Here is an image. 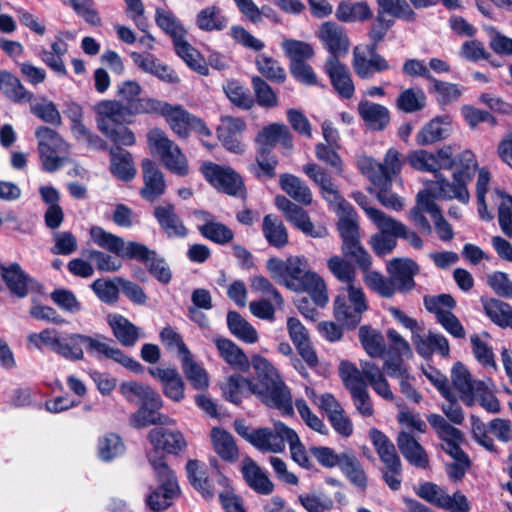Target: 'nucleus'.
I'll return each mask as SVG.
<instances>
[{
  "label": "nucleus",
  "mask_w": 512,
  "mask_h": 512,
  "mask_svg": "<svg viewBox=\"0 0 512 512\" xmlns=\"http://www.w3.org/2000/svg\"><path fill=\"white\" fill-rule=\"evenodd\" d=\"M266 269L278 283L294 292H306L317 306L328 302L324 280L309 268L308 260L303 256H290L286 260L270 258Z\"/></svg>",
  "instance_id": "f257e3e1"
},
{
  "label": "nucleus",
  "mask_w": 512,
  "mask_h": 512,
  "mask_svg": "<svg viewBox=\"0 0 512 512\" xmlns=\"http://www.w3.org/2000/svg\"><path fill=\"white\" fill-rule=\"evenodd\" d=\"M252 366L257 382L252 381L253 394L263 403L280 410L284 415L293 413L292 396L276 368L264 357L254 356Z\"/></svg>",
  "instance_id": "f03ea898"
},
{
  "label": "nucleus",
  "mask_w": 512,
  "mask_h": 512,
  "mask_svg": "<svg viewBox=\"0 0 512 512\" xmlns=\"http://www.w3.org/2000/svg\"><path fill=\"white\" fill-rule=\"evenodd\" d=\"M460 168L453 172V181L450 182L442 173L434 174L435 180L430 182V192L436 199H457L463 204L470 200L467 185L473 180L478 166L474 153L465 150L459 154Z\"/></svg>",
  "instance_id": "7ed1b4c3"
},
{
  "label": "nucleus",
  "mask_w": 512,
  "mask_h": 512,
  "mask_svg": "<svg viewBox=\"0 0 512 512\" xmlns=\"http://www.w3.org/2000/svg\"><path fill=\"white\" fill-rule=\"evenodd\" d=\"M149 462L158 477L160 485L147 497L146 501L150 509L159 511L171 505L172 500L179 493V487L175 475L162 456L149 455Z\"/></svg>",
  "instance_id": "20e7f679"
},
{
  "label": "nucleus",
  "mask_w": 512,
  "mask_h": 512,
  "mask_svg": "<svg viewBox=\"0 0 512 512\" xmlns=\"http://www.w3.org/2000/svg\"><path fill=\"white\" fill-rule=\"evenodd\" d=\"M35 136L43 169L47 172L58 170L66 159L63 154L69 152V144L58 132L46 126L39 127Z\"/></svg>",
  "instance_id": "39448f33"
},
{
  "label": "nucleus",
  "mask_w": 512,
  "mask_h": 512,
  "mask_svg": "<svg viewBox=\"0 0 512 512\" xmlns=\"http://www.w3.org/2000/svg\"><path fill=\"white\" fill-rule=\"evenodd\" d=\"M147 139L152 153L160 157L168 170L179 176L188 174L185 155L179 146L170 140L163 131L153 129L148 133Z\"/></svg>",
  "instance_id": "423d86ee"
},
{
  "label": "nucleus",
  "mask_w": 512,
  "mask_h": 512,
  "mask_svg": "<svg viewBox=\"0 0 512 512\" xmlns=\"http://www.w3.org/2000/svg\"><path fill=\"white\" fill-rule=\"evenodd\" d=\"M337 227L343 240L344 257L338 255L330 257L327 266L334 277L348 287L352 285V218H340Z\"/></svg>",
  "instance_id": "0eeeda50"
},
{
  "label": "nucleus",
  "mask_w": 512,
  "mask_h": 512,
  "mask_svg": "<svg viewBox=\"0 0 512 512\" xmlns=\"http://www.w3.org/2000/svg\"><path fill=\"white\" fill-rule=\"evenodd\" d=\"M305 174L321 188V193L330 207L340 218H352L349 203L340 195L337 187L327 172L315 163H309L303 168Z\"/></svg>",
  "instance_id": "6e6552de"
},
{
  "label": "nucleus",
  "mask_w": 512,
  "mask_h": 512,
  "mask_svg": "<svg viewBox=\"0 0 512 512\" xmlns=\"http://www.w3.org/2000/svg\"><path fill=\"white\" fill-rule=\"evenodd\" d=\"M162 116L165 117L171 129L179 137H187L190 131H195L201 136L211 135V131L201 119L190 114L181 106H173L167 103Z\"/></svg>",
  "instance_id": "1a4fd4ad"
},
{
  "label": "nucleus",
  "mask_w": 512,
  "mask_h": 512,
  "mask_svg": "<svg viewBox=\"0 0 512 512\" xmlns=\"http://www.w3.org/2000/svg\"><path fill=\"white\" fill-rule=\"evenodd\" d=\"M427 421L435 430L437 436L446 443L443 450L454 460L468 459V454L460 447L465 441L464 435L458 428L449 424L445 418L439 414H430Z\"/></svg>",
  "instance_id": "9d476101"
},
{
  "label": "nucleus",
  "mask_w": 512,
  "mask_h": 512,
  "mask_svg": "<svg viewBox=\"0 0 512 512\" xmlns=\"http://www.w3.org/2000/svg\"><path fill=\"white\" fill-rule=\"evenodd\" d=\"M290 428L282 422H276L273 429H253L251 444L262 452L281 453L285 450V440Z\"/></svg>",
  "instance_id": "9b49d317"
},
{
  "label": "nucleus",
  "mask_w": 512,
  "mask_h": 512,
  "mask_svg": "<svg viewBox=\"0 0 512 512\" xmlns=\"http://www.w3.org/2000/svg\"><path fill=\"white\" fill-rule=\"evenodd\" d=\"M202 172L211 185L229 195H237L242 189L240 176L230 167L205 163Z\"/></svg>",
  "instance_id": "f8f14e48"
},
{
  "label": "nucleus",
  "mask_w": 512,
  "mask_h": 512,
  "mask_svg": "<svg viewBox=\"0 0 512 512\" xmlns=\"http://www.w3.org/2000/svg\"><path fill=\"white\" fill-rule=\"evenodd\" d=\"M317 36L331 54L330 57L337 59L348 54L350 47L349 36L337 23L333 21L322 23L317 31Z\"/></svg>",
  "instance_id": "ddd939ff"
},
{
  "label": "nucleus",
  "mask_w": 512,
  "mask_h": 512,
  "mask_svg": "<svg viewBox=\"0 0 512 512\" xmlns=\"http://www.w3.org/2000/svg\"><path fill=\"white\" fill-rule=\"evenodd\" d=\"M378 43L372 41V43L366 46L370 59H367L364 54L358 52V47H354V71L362 79H371L374 73L390 69L386 59L376 51Z\"/></svg>",
  "instance_id": "4468645a"
},
{
  "label": "nucleus",
  "mask_w": 512,
  "mask_h": 512,
  "mask_svg": "<svg viewBox=\"0 0 512 512\" xmlns=\"http://www.w3.org/2000/svg\"><path fill=\"white\" fill-rule=\"evenodd\" d=\"M387 271L397 282L396 290L405 294L414 289L416 285L414 276L419 273L420 268L410 258H394L388 263Z\"/></svg>",
  "instance_id": "2eb2a0df"
},
{
  "label": "nucleus",
  "mask_w": 512,
  "mask_h": 512,
  "mask_svg": "<svg viewBox=\"0 0 512 512\" xmlns=\"http://www.w3.org/2000/svg\"><path fill=\"white\" fill-rule=\"evenodd\" d=\"M97 127L101 132L108 131L112 124H122L129 115L128 105L116 100H102L94 107Z\"/></svg>",
  "instance_id": "dca6fc26"
},
{
  "label": "nucleus",
  "mask_w": 512,
  "mask_h": 512,
  "mask_svg": "<svg viewBox=\"0 0 512 512\" xmlns=\"http://www.w3.org/2000/svg\"><path fill=\"white\" fill-rule=\"evenodd\" d=\"M148 439L155 450L169 454H179L187 447V441L181 431L157 427L149 431Z\"/></svg>",
  "instance_id": "f3484780"
},
{
  "label": "nucleus",
  "mask_w": 512,
  "mask_h": 512,
  "mask_svg": "<svg viewBox=\"0 0 512 512\" xmlns=\"http://www.w3.org/2000/svg\"><path fill=\"white\" fill-rule=\"evenodd\" d=\"M89 233L92 241L97 246L122 258L132 259L134 253L132 246L139 244L138 242H128L126 244L121 237L105 231L100 226L91 227Z\"/></svg>",
  "instance_id": "a211bd4d"
},
{
  "label": "nucleus",
  "mask_w": 512,
  "mask_h": 512,
  "mask_svg": "<svg viewBox=\"0 0 512 512\" xmlns=\"http://www.w3.org/2000/svg\"><path fill=\"white\" fill-rule=\"evenodd\" d=\"M132 247L135 249L132 258L143 262L160 283L168 284L171 281L172 272L168 264L155 251L141 243Z\"/></svg>",
  "instance_id": "6ab92c4d"
},
{
  "label": "nucleus",
  "mask_w": 512,
  "mask_h": 512,
  "mask_svg": "<svg viewBox=\"0 0 512 512\" xmlns=\"http://www.w3.org/2000/svg\"><path fill=\"white\" fill-rule=\"evenodd\" d=\"M370 181L369 192L374 194L382 206L395 211H401L404 207L402 199L397 193L392 192L393 180L387 176L366 174Z\"/></svg>",
  "instance_id": "aec40b11"
},
{
  "label": "nucleus",
  "mask_w": 512,
  "mask_h": 512,
  "mask_svg": "<svg viewBox=\"0 0 512 512\" xmlns=\"http://www.w3.org/2000/svg\"><path fill=\"white\" fill-rule=\"evenodd\" d=\"M133 63L143 72L151 74L167 83H177L179 78L173 69L162 63L153 54L132 52Z\"/></svg>",
  "instance_id": "412c9836"
},
{
  "label": "nucleus",
  "mask_w": 512,
  "mask_h": 512,
  "mask_svg": "<svg viewBox=\"0 0 512 512\" xmlns=\"http://www.w3.org/2000/svg\"><path fill=\"white\" fill-rule=\"evenodd\" d=\"M153 215L169 238H183L187 235V228L176 214L173 204L165 202L157 205L154 208Z\"/></svg>",
  "instance_id": "4be33fe9"
},
{
  "label": "nucleus",
  "mask_w": 512,
  "mask_h": 512,
  "mask_svg": "<svg viewBox=\"0 0 512 512\" xmlns=\"http://www.w3.org/2000/svg\"><path fill=\"white\" fill-rule=\"evenodd\" d=\"M149 373L162 384L163 393L169 399L180 402L184 399V381L176 368H149Z\"/></svg>",
  "instance_id": "5701e85b"
},
{
  "label": "nucleus",
  "mask_w": 512,
  "mask_h": 512,
  "mask_svg": "<svg viewBox=\"0 0 512 512\" xmlns=\"http://www.w3.org/2000/svg\"><path fill=\"white\" fill-rule=\"evenodd\" d=\"M142 172L144 186L140 190V195L148 200L154 201L164 194L166 183L163 173L149 159L142 161Z\"/></svg>",
  "instance_id": "b1692460"
},
{
  "label": "nucleus",
  "mask_w": 512,
  "mask_h": 512,
  "mask_svg": "<svg viewBox=\"0 0 512 512\" xmlns=\"http://www.w3.org/2000/svg\"><path fill=\"white\" fill-rule=\"evenodd\" d=\"M396 440L399 451L411 465L422 469L429 466V456L426 450L413 435L401 431Z\"/></svg>",
  "instance_id": "393cba45"
},
{
  "label": "nucleus",
  "mask_w": 512,
  "mask_h": 512,
  "mask_svg": "<svg viewBox=\"0 0 512 512\" xmlns=\"http://www.w3.org/2000/svg\"><path fill=\"white\" fill-rule=\"evenodd\" d=\"M451 123L449 115L434 117L417 133L416 143L419 146H426L448 138L451 132Z\"/></svg>",
  "instance_id": "a878e982"
},
{
  "label": "nucleus",
  "mask_w": 512,
  "mask_h": 512,
  "mask_svg": "<svg viewBox=\"0 0 512 512\" xmlns=\"http://www.w3.org/2000/svg\"><path fill=\"white\" fill-rule=\"evenodd\" d=\"M163 402L159 395V405L154 406L148 401L141 403V407L132 414L130 424L137 429L144 428L150 425H172L175 423L173 419L167 415L161 414L158 411L162 408Z\"/></svg>",
  "instance_id": "bb28decb"
},
{
  "label": "nucleus",
  "mask_w": 512,
  "mask_h": 512,
  "mask_svg": "<svg viewBox=\"0 0 512 512\" xmlns=\"http://www.w3.org/2000/svg\"><path fill=\"white\" fill-rule=\"evenodd\" d=\"M245 127V122L240 118L230 116L222 118L217 133L219 140L227 150L234 153L243 151V145L238 136L244 131Z\"/></svg>",
  "instance_id": "cd10ccee"
},
{
  "label": "nucleus",
  "mask_w": 512,
  "mask_h": 512,
  "mask_svg": "<svg viewBox=\"0 0 512 512\" xmlns=\"http://www.w3.org/2000/svg\"><path fill=\"white\" fill-rule=\"evenodd\" d=\"M357 109L366 127L372 131H383L390 122V112L381 104L361 100Z\"/></svg>",
  "instance_id": "c85d7f7f"
},
{
  "label": "nucleus",
  "mask_w": 512,
  "mask_h": 512,
  "mask_svg": "<svg viewBox=\"0 0 512 512\" xmlns=\"http://www.w3.org/2000/svg\"><path fill=\"white\" fill-rule=\"evenodd\" d=\"M406 164V156H403L397 149L391 147L384 155L382 162H369L365 174L376 176H387L397 178L403 166Z\"/></svg>",
  "instance_id": "c756f323"
},
{
  "label": "nucleus",
  "mask_w": 512,
  "mask_h": 512,
  "mask_svg": "<svg viewBox=\"0 0 512 512\" xmlns=\"http://www.w3.org/2000/svg\"><path fill=\"white\" fill-rule=\"evenodd\" d=\"M108 324L115 338L126 347H132L138 339L145 337L142 329L120 314L108 316Z\"/></svg>",
  "instance_id": "7c9ffc66"
},
{
  "label": "nucleus",
  "mask_w": 512,
  "mask_h": 512,
  "mask_svg": "<svg viewBox=\"0 0 512 512\" xmlns=\"http://www.w3.org/2000/svg\"><path fill=\"white\" fill-rule=\"evenodd\" d=\"M412 342L417 353L425 359L431 358L435 351L442 357L449 356V342L442 334L429 331L426 338L422 337L420 334H414L412 335Z\"/></svg>",
  "instance_id": "2f4dec72"
},
{
  "label": "nucleus",
  "mask_w": 512,
  "mask_h": 512,
  "mask_svg": "<svg viewBox=\"0 0 512 512\" xmlns=\"http://www.w3.org/2000/svg\"><path fill=\"white\" fill-rule=\"evenodd\" d=\"M241 472L248 486L257 493L268 495L273 492L274 484L270 481L267 474L250 457H246L242 461Z\"/></svg>",
  "instance_id": "473e14b6"
},
{
  "label": "nucleus",
  "mask_w": 512,
  "mask_h": 512,
  "mask_svg": "<svg viewBox=\"0 0 512 512\" xmlns=\"http://www.w3.org/2000/svg\"><path fill=\"white\" fill-rule=\"evenodd\" d=\"M256 140L259 144V150L263 154H269L277 143L286 148H292V137L288 127L283 124L274 123L263 128Z\"/></svg>",
  "instance_id": "72a5a7b5"
},
{
  "label": "nucleus",
  "mask_w": 512,
  "mask_h": 512,
  "mask_svg": "<svg viewBox=\"0 0 512 512\" xmlns=\"http://www.w3.org/2000/svg\"><path fill=\"white\" fill-rule=\"evenodd\" d=\"M195 214L204 221L198 229L202 236L208 240L217 244H226L233 239L234 234L232 230L225 224L215 221L209 212L197 211Z\"/></svg>",
  "instance_id": "f704fd0d"
},
{
  "label": "nucleus",
  "mask_w": 512,
  "mask_h": 512,
  "mask_svg": "<svg viewBox=\"0 0 512 512\" xmlns=\"http://www.w3.org/2000/svg\"><path fill=\"white\" fill-rule=\"evenodd\" d=\"M210 438L213 450L223 461L234 463L238 460V447L228 431L215 427L211 430Z\"/></svg>",
  "instance_id": "c9c22d12"
},
{
  "label": "nucleus",
  "mask_w": 512,
  "mask_h": 512,
  "mask_svg": "<svg viewBox=\"0 0 512 512\" xmlns=\"http://www.w3.org/2000/svg\"><path fill=\"white\" fill-rule=\"evenodd\" d=\"M486 316L500 328L512 329V306L497 298H481Z\"/></svg>",
  "instance_id": "e433bc0d"
},
{
  "label": "nucleus",
  "mask_w": 512,
  "mask_h": 512,
  "mask_svg": "<svg viewBox=\"0 0 512 512\" xmlns=\"http://www.w3.org/2000/svg\"><path fill=\"white\" fill-rule=\"evenodd\" d=\"M326 70L338 94L343 98H351L352 84L348 69L338 59L330 57L326 64Z\"/></svg>",
  "instance_id": "4c0bfd02"
},
{
  "label": "nucleus",
  "mask_w": 512,
  "mask_h": 512,
  "mask_svg": "<svg viewBox=\"0 0 512 512\" xmlns=\"http://www.w3.org/2000/svg\"><path fill=\"white\" fill-rule=\"evenodd\" d=\"M111 171L122 181H130L136 175L133 158L130 152L119 146L110 149Z\"/></svg>",
  "instance_id": "58836bf2"
},
{
  "label": "nucleus",
  "mask_w": 512,
  "mask_h": 512,
  "mask_svg": "<svg viewBox=\"0 0 512 512\" xmlns=\"http://www.w3.org/2000/svg\"><path fill=\"white\" fill-rule=\"evenodd\" d=\"M360 373H362V381H364L366 385L369 384L379 396L388 401L394 399V395L387 380L376 364L365 362L362 365Z\"/></svg>",
  "instance_id": "ea45409f"
},
{
  "label": "nucleus",
  "mask_w": 512,
  "mask_h": 512,
  "mask_svg": "<svg viewBox=\"0 0 512 512\" xmlns=\"http://www.w3.org/2000/svg\"><path fill=\"white\" fill-rule=\"evenodd\" d=\"M377 216L380 217L379 220L382 222L380 224L381 232L408 240L411 246L416 249H421L423 247V241L419 235L414 231H410L402 222L386 215L385 213H378Z\"/></svg>",
  "instance_id": "a19ab883"
},
{
  "label": "nucleus",
  "mask_w": 512,
  "mask_h": 512,
  "mask_svg": "<svg viewBox=\"0 0 512 512\" xmlns=\"http://www.w3.org/2000/svg\"><path fill=\"white\" fill-rule=\"evenodd\" d=\"M2 278L9 290L16 296L23 298L28 294V288L32 279L17 264H11L8 267H2Z\"/></svg>",
  "instance_id": "79ce46f5"
},
{
  "label": "nucleus",
  "mask_w": 512,
  "mask_h": 512,
  "mask_svg": "<svg viewBox=\"0 0 512 512\" xmlns=\"http://www.w3.org/2000/svg\"><path fill=\"white\" fill-rule=\"evenodd\" d=\"M358 337L363 349L370 357L382 358L385 355V339L379 330L363 325L359 327Z\"/></svg>",
  "instance_id": "37998d69"
},
{
  "label": "nucleus",
  "mask_w": 512,
  "mask_h": 512,
  "mask_svg": "<svg viewBox=\"0 0 512 512\" xmlns=\"http://www.w3.org/2000/svg\"><path fill=\"white\" fill-rule=\"evenodd\" d=\"M262 232L266 241L273 247L282 248L288 243V232L282 220L276 215L267 214L263 218Z\"/></svg>",
  "instance_id": "c03bdc74"
},
{
  "label": "nucleus",
  "mask_w": 512,
  "mask_h": 512,
  "mask_svg": "<svg viewBox=\"0 0 512 512\" xmlns=\"http://www.w3.org/2000/svg\"><path fill=\"white\" fill-rule=\"evenodd\" d=\"M186 471L191 485L205 498L212 499L215 489L212 481L207 477L198 460H189L186 464Z\"/></svg>",
  "instance_id": "a18cd8bd"
},
{
  "label": "nucleus",
  "mask_w": 512,
  "mask_h": 512,
  "mask_svg": "<svg viewBox=\"0 0 512 512\" xmlns=\"http://www.w3.org/2000/svg\"><path fill=\"white\" fill-rule=\"evenodd\" d=\"M122 395L129 402H144L159 405V394L150 386L135 381L124 382L120 386Z\"/></svg>",
  "instance_id": "49530a36"
},
{
  "label": "nucleus",
  "mask_w": 512,
  "mask_h": 512,
  "mask_svg": "<svg viewBox=\"0 0 512 512\" xmlns=\"http://www.w3.org/2000/svg\"><path fill=\"white\" fill-rule=\"evenodd\" d=\"M451 379L454 388L461 393L462 400L471 405L474 398V385L470 372L461 362L454 364L451 371Z\"/></svg>",
  "instance_id": "de8ad7c7"
},
{
  "label": "nucleus",
  "mask_w": 512,
  "mask_h": 512,
  "mask_svg": "<svg viewBox=\"0 0 512 512\" xmlns=\"http://www.w3.org/2000/svg\"><path fill=\"white\" fill-rule=\"evenodd\" d=\"M177 55L193 70L201 75L208 74V67L199 52L194 49L183 36L173 40Z\"/></svg>",
  "instance_id": "09e8293b"
},
{
  "label": "nucleus",
  "mask_w": 512,
  "mask_h": 512,
  "mask_svg": "<svg viewBox=\"0 0 512 512\" xmlns=\"http://www.w3.org/2000/svg\"><path fill=\"white\" fill-rule=\"evenodd\" d=\"M280 186L296 202L303 205L312 202L311 190L300 178L292 174H283L280 176Z\"/></svg>",
  "instance_id": "8fccbe9b"
},
{
  "label": "nucleus",
  "mask_w": 512,
  "mask_h": 512,
  "mask_svg": "<svg viewBox=\"0 0 512 512\" xmlns=\"http://www.w3.org/2000/svg\"><path fill=\"white\" fill-rule=\"evenodd\" d=\"M215 344L221 357L229 365L241 370L249 367L247 356L234 342L226 338H216Z\"/></svg>",
  "instance_id": "3c124183"
},
{
  "label": "nucleus",
  "mask_w": 512,
  "mask_h": 512,
  "mask_svg": "<svg viewBox=\"0 0 512 512\" xmlns=\"http://www.w3.org/2000/svg\"><path fill=\"white\" fill-rule=\"evenodd\" d=\"M85 347L89 354L98 359H112L116 361L118 356H121V350L112 345V340L107 339L103 335H96L90 337L86 335Z\"/></svg>",
  "instance_id": "603ef678"
},
{
  "label": "nucleus",
  "mask_w": 512,
  "mask_h": 512,
  "mask_svg": "<svg viewBox=\"0 0 512 512\" xmlns=\"http://www.w3.org/2000/svg\"><path fill=\"white\" fill-rule=\"evenodd\" d=\"M86 335L72 333L62 335L57 354L65 359L77 361L84 358L83 346H85Z\"/></svg>",
  "instance_id": "864d4df0"
},
{
  "label": "nucleus",
  "mask_w": 512,
  "mask_h": 512,
  "mask_svg": "<svg viewBox=\"0 0 512 512\" xmlns=\"http://www.w3.org/2000/svg\"><path fill=\"white\" fill-rule=\"evenodd\" d=\"M196 24L203 31H221L228 25V19L218 6L202 9L196 17Z\"/></svg>",
  "instance_id": "5fc2aeb1"
},
{
  "label": "nucleus",
  "mask_w": 512,
  "mask_h": 512,
  "mask_svg": "<svg viewBox=\"0 0 512 512\" xmlns=\"http://www.w3.org/2000/svg\"><path fill=\"white\" fill-rule=\"evenodd\" d=\"M97 452L101 461L111 462L124 454L125 445L119 435L107 433L99 438Z\"/></svg>",
  "instance_id": "6e6d98bb"
},
{
  "label": "nucleus",
  "mask_w": 512,
  "mask_h": 512,
  "mask_svg": "<svg viewBox=\"0 0 512 512\" xmlns=\"http://www.w3.org/2000/svg\"><path fill=\"white\" fill-rule=\"evenodd\" d=\"M0 91L14 102L30 100L32 97L20 80L5 70H0Z\"/></svg>",
  "instance_id": "4d7b16f0"
},
{
  "label": "nucleus",
  "mask_w": 512,
  "mask_h": 512,
  "mask_svg": "<svg viewBox=\"0 0 512 512\" xmlns=\"http://www.w3.org/2000/svg\"><path fill=\"white\" fill-rule=\"evenodd\" d=\"M227 324L231 333L238 339L253 344L258 340L256 329L247 322L241 315L235 311H231L227 315Z\"/></svg>",
  "instance_id": "13d9d810"
},
{
  "label": "nucleus",
  "mask_w": 512,
  "mask_h": 512,
  "mask_svg": "<svg viewBox=\"0 0 512 512\" xmlns=\"http://www.w3.org/2000/svg\"><path fill=\"white\" fill-rule=\"evenodd\" d=\"M377 12L381 15L389 14L395 18L409 22L416 20V13L406 0H376Z\"/></svg>",
  "instance_id": "bf43d9fd"
},
{
  "label": "nucleus",
  "mask_w": 512,
  "mask_h": 512,
  "mask_svg": "<svg viewBox=\"0 0 512 512\" xmlns=\"http://www.w3.org/2000/svg\"><path fill=\"white\" fill-rule=\"evenodd\" d=\"M181 364L187 380L195 389L203 390L208 387V375L205 369L193 360L191 353L181 359Z\"/></svg>",
  "instance_id": "052dcab7"
},
{
  "label": "nucleus",
  "mask_w": 512,
  "mask_h": 512,
  "mask_svg": "<svg viewBox=\"0 0 512 512\" xmlns=\"http://www.w3.org/2000/svg\"><path fill=\"white\" fill-rule=\"evenodd\" d=\"M226 399L234 404H239L247 393L253 394L252 380L235 374L229 377L224 389Z\"/></svg>",
  "instance_id": "680f3d73"
},
{
  "label": "nucleus",
  "mask_w": 512,
  "mask_h": 512,
  "mask_svg": "<svg viewBox=\"0 0 512 512\" xmlns=\"http://www.w3.org/2000/svg\"><path fill=\"white\" fill-rule=\"evenodd\" d=\"M258 71L268 80L276 83H283L286 79L284 68L279 62L266 54H259L256 57Z\"/></svg>",
  "instance_id": "e2e57ef3"
},
{
  "label": "nucleus",
  "mask_w": 512,
  "mask_h": 512,
  "mask_svg": "<svg viewBox=\"0 0 512 512\" xmlns=\"http://www.w3.org/2000/svg\"><path fill=\"white\" fill-rule=\"evenodd\" d=\"M396 104L399 110L413 113L425 107L426 96L421 89L408 88L399 94Z\"/></svg>",
  "instance_id": "0e129e2a"
},
{
  "label": "nucleus",
  "mask_w": 512,
  "mask_h": 512,
  "mask_svg": "<svg viewBox=\"0 0 512 512\" xmlns=\"http://www.w3.org/2000/svg\"><path fill=\"white\" fill-rule=\"evenodd\" d=\"M430 83L431 86L428 88L429 93L436 94L438 103L442 105H447L461 97L462 92L457 84L444 82L435 77H432Z\"/></svg>",
  "instance_id": "69168bd1"
},
{
  "label": "nucleus",
  "mask_w": 512,
  "mask_h": 512,
  "mask_svg": "<svg viewBox=\"0 0 512 512\" xmlns=\"http://www.w3.org/2000/svg\"><path fill=\"white\" fill-rule=\"evenodd\" d=\"M223 90L229 100L240 108L250 109L254 104V99L249 91L238 81H227L223 85Z\"/></svg>",
  "instance_id": "338daca9"
},
{
  "label": "nucleus",
  "mask_w": 512,
  "mask_h": 512,
  "mask_svg": "<svg viewBox=\"0 0 512 512\" xmlns=\"http://www.w3.org/2000/svg\"><path fill=\"white\" fill-rule=\"evenodd\" d=\"M307 512H329L333 508L332 499L323 493H305L298 497Z\"/></svg>",
  "instance_id": "774afa93"
}]
</instances>
